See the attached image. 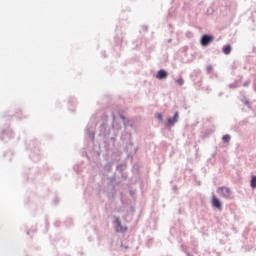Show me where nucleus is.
<instances>
[{"label":"nucleus","mask_w":256,"mask_h":256,"mask_svg":"<svg viewBox=\"0 0 256 256\" xmlns=\"http://www.w3.org/2000/svg\"><path fill=\"white\" fill-rule=\"evenodd\" d=\"M211 203L212 207L218 209V211H221L223 209V204L221 203V200H219L215 195L212 196Z\"/></svg>","instance_id":"nucleus-2"},{"label":"nucleus","mask_w":256,"mask_h":256,"mask_svg":"<svg viewBox=\"0 0 256 256\" xmlns=\"http://www.w3.org/2000/svg\"><path fill=\"white\" fill-rule=\"evenodd\" d=\"M176 83H177V85H184V83H185V80H183V78H178L177 80H176Z\"/></svg>","instance_id":"nucleus-9"},{"label":"nucleus","mask_w":256,"mask_h":256,"mask_svg":"<svg viewBox=\"0 0 256 256\" xmlns=\"http://www.w3.org/2000/svg\"><path fill=\"white\" fill-rule=\"evenodd\" d=\"M222 141H224V143H229V141H231V136L229 134L224 135Z\"/></svg>","instance_id":"nucleus-8"},{"label":"nucleus","mask_w":256,"mask_h":256,"mask_svg":"<svg viewBox=\"0 0 256 256\" xmlns=\"http://www.w3.org/2000/svg\"><path fill=\"white\" fill-rule=\"evenodd\" d=\"M250 187L252 189H256V176H252L251 182H250Z\"/></svg>","instance_id":"nucleus-7"},{"label":"nucleus","mask_w":256,"mask_h":256,"mask_svg":"<svg viewBox=\"0 0 256 256\" xmlns=\"http://www.w3.org/2000/svg\"><path fill=\"white\" fill-rule=\"evenodd\" d=\"M211 41H213V36L204 35L202 36V39H201V45H203V47H207V45H209Z\"/></svg>","instance_id":"nucleus-3"},{"label":"nucleus","mask_w":256,"mask_h":256,"mask_svg":"<svg viewBox=\"0 0 256 256\" xmlns=\"http://www.w3.org/2000/svg\"><path fill=\"white\" fill-rule=\"evenodd\" d=\"M167 75H169L168 73H167V71H165V70H159L158 72H157V74H156V79H167Z\"/></svg>","instance_id":"nucleus-4"},{"label":"nucleus","mask_w":256,"mask_h":256,"mask_svg":"<svg viewBox=\"0 0 256 256\" xmlns=\"http://www.w3.org/2000/svg\"><path fill=\"white\" fill-rule=\"evenodd\" d=\"M116 231H119V232L127 231V228L121 225V220L119 219H116Z\"/></svg>","instance_id":"nucleus-5"},{"label":"nucleus","mask_w":256,"mask_h":256,"mask_svg":"<svg viewBox=\"0 0 256 256\" xmlns=\"http://www.w3.org/2000/svg\"><path fill=\"white\" fill-rule=\"evenodd\" d=\"M156 117H157V119H159V121L163 122V115L158 113V114H156Z\"/></svg>","instance_id":"nucleus-12"},{"label":"nucleus","mask_w":256,"mask_h":256,"mask_svg":"<svg viewBox=\"0 0 256 256\" xmlns=\"http://www.w3.org/2000/svg\"><path fill=\"white\" fill-rule=\"evenodd\" d=\"M223 53L225 55H229V53H231V46L230 45H226L223 47Z\"/></svg>","instance_id":"nucleus-6"},{"label":"nucleus","mask_w":256,"mask_h":256,"mask_svg":"<svg viewBox=\"0 0 256 256\" xmlns=\"http://www.w3.org/2000/svg\"><path fill=\"white\" fill-rule=\"evenodd\" d=\"M217 193L224 197V199H233V194L231 193V189L227 187H219L217 189Z\"/></svg>","instance_id":"nucleus-1"},{"label":"nucleus","mask_w":256,"mask_h":256,"mask_svg":"<svg viewBox=\"0 0 256 256\" xmlns=\"http://www.w3.org/2000/svg\"><path fill=\"white\" fill-rule=\"evenodd\" d=\"M168 125H170V126L175 125V122H174L173 118L172 119L171 118L168 119Z\"/></svg>","instance_id":"nucleus-11"},{"label":"nucleus","mask_w":256,"mask_h":256,"mask_svg":"<svg viewBox=\"0 0 256 256\" xmlns=\"http://www.w3.org/2000/svg\"><path fill=\"white\" fill-rule=\"evenodd\" d=\"M178 120H179V113L176 112V113L174 114L173 121H174V123H177Z\"/></svg>","instance_id":"nucleus-10"}]
</instances>
